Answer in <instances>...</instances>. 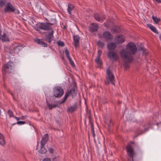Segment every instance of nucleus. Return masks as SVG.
Segmentation results:
<instances>
[{
  "label": "nucleus",
  "mask_w": 161,
  "mask_h": 161,
  "mask_svg": "<svg viewBox=\"0 0 161 161\" xmlns=\"http://www.w3.org/2000/svg\"><path fill=\"white\" fill-rule=\"evenodd\" d=\"M126 49L121 50L119 52L120 54H125L127 56L133 57V55L135 54L137 50L136 45L131 42H129L126 45Z\"/></svg>",
  "instance_id": "1"
},
{
  "label": "nucleus",
  "mask_w": 161,
  "mask_h": 161,
  "mask_svg": "<svg viewBox=\"0 0 161 161\" xmlns=\"http://www.w3.org/2000/svg\"><path fill=\"white\" fill-rule=\"evenodd\" d=\"M107 76L105 80V84L106 85H108L110 83L115 85L114 76L112 72L109 68L106 71Z\"/></svg>",
  "instance_id": "2"
},
{
  "label": "nucleus",
  "mask_w": 161,
  "mask_h": 161,
  "mask_svg": "<svg viewBox=\"0 0 161 161\" xmlns=\"http://www.w3.org/2000/svg\"><path fill=\"white\" fill-rule=\"evenodd\" d=\"M127 150V153L128 156L127 158L128 161H134L133 157L135 154V151L132 146L130 144H128L126 147Z\"/></svg>",
  "instance_id": "3"
},
{
  "label": "nucleus",
  "mask_w": 161,
  "mask_h": 161,
  "mask_svg": "<svg viewBox=\"0 0 161 161\" xmlns=\"http://www.w3.org/2000/svg\"><path fill=\"white\" fill-rule=\"evenodd\" d=\"M5 13H14L15 14H18L19 13V10L10 3H8L6 5L4 8Z\"/></svg>",
  "instance_id": "4"
},
{
  "label": "nucleus",
  "mask_w": 161,
  "mask_h": 161,
  "mask_svg": "<svg viewBox=\"0 0 161 161\" xmlns=\"http://www.w3.org/2000/svg\"><path fill=\"white\" fill-rule=\"evenodd\" d=\"M53 29L51 27L48 25L47 22L46 23H39L37 25V26L35 30L36 31H40L39 29L48 31L51 30Z\"/></svg>",
  "instance_id": "5"
},
{
  "label": "nucleus",
  "mask_w": 161,
  "mask_h": 161,
  "mask_svg": "<svg viewBox=\"0 0 161 161\" xmlns=\"http://www.w3.org/2000/svg\"><path fill=\"white\" fill-rule=\"evenodd\" d=\"M121 57L124 60L123 66L125 68H128L130 67L129 63H131L134 60L133 57L131 56H127L125 55H120Z\"/></svg>",
  "instance_id": "6"
},
{
  "label": "nucleus",
  "mask_w": 161,
  "mask_h": 161,
  "mask_svg": "<svg viewBox=\"0 0 161 161\" xmlns=\"http://www.w3.org/2000/svg\"><path fill=\"white\" fill-rule=\"evenodd\" d=\"M53 92L54 97H60L63 95L64 91L61 87L58 86L54 88Z\"/></svg>",
  "instance_id": "7"
},
{
  "label": "nucleus",
  "mask_w": 161,
  "mask_h": 161,
  "mask_svg": "<svg viewBox=\"0 0 161 161\" xmlns=\"http://www.w3.org/2000/svg\"><path fill=\"white\" fill-rule=\"evenodd\" d=\"M14 66L13 62L9 61L3 65L2 70L5 73H9L11 72V70H12Z\"/></svg>",
  "instance_id": "8"
},
{
  "label": "nucleus",
  "mask_w": 161,
  "mask_h": 161,
  "mask_svg": "<svg viewBox=\"0 0 161 161\" xmlns=\"http://www.w3.org/2000/svg\"><path fill=\"white\" fill-rule=\"evenodd\" d=\"M107 55L110 60L114 61H117L119 59V56L115 51H109L108 52Z\"/></svg>",
  "instance_id": "9"
},
{
  "label": "nucleus",
  "mask_w": 161,
  "mask_h": 161,
  "mask_svg": "<svg viewBox=\"0 0 161 161\" xmlns=\"http://www.w3.org/2000/svg\"><path fill=\"white\" fill-rule=\"evenodd\" d=\"M147 125L145 124H143L141 125H140V127L136 129V132L137 133L138 135L142 134L143 133L147 131L149 128L146 127Z\"/></svg>",
  "instance_id": "10"
},
{
  "label": "nucleus",
  "mask_w": 161,
  "mask_h": 161,
  "mask_svg": "<svg viewBox=\"0 0 161 161\" xmlns=\"http://www.w3.org/2000/svg\"><path fill=\"white\" fill-rule=\"evenodd\" d=\"M94 18L97 21L102 22L105 19V16L98 13H95L94 14Z\"/></svg>",
  "instance_id": "11"
},
{
  "label": "nucleus",
  "mask_w": 161,
  "mask_h": 161,
  "mask_svg": "<svg viewBox=\"0 0 161 161\" xmlns=\"http://www.w3.org/2000/svg\"><path fill=\"white\" fill-rule=\"evenodd\" d=\"M103 36L105 41L107 42H108L113 39L112 36L108 31H106L104 32L103 33Z\"/></svg>",
  "instance_id": "12"
},
{
  "label": "nucleus",
  "mask_w": 161,
  "mask_h": 161,
  "mask_svg": "<svg viewBox=\"0 0 161 161\" xmlns=\"http://www.w3.org/2000/svg\"><path fill=\"white\" fill-rule=\"evenodd\" d=\"M80 37L78 35H74L73 36V40L74 45L75 48H77L79 44V40Z\"/></svg>",
  "instance_id": "13"
},
{
  "label": "nucleus",
  "mask_w": 161,
  "mask_h": 161,
  "mask_svg": "<svg viewBox=\"0 0 161 161\" xmlns=\"http://www.w3.org/2000/svg\"><path fill=\"white\" fill-rule=\"evenodd\" d=\"M54 33V31L53 29H52L51 32H49L48 34L45 36L46 41L49 43H50L51 42L52 39L53 37Z\"/></svg>",
  "instance_id": "14"
},
{
  "label": "nucleus",
  "mask_w": 161,
  "mask_h": 161,
  "mask_svg": "<svg viewBox=\"0 0 161 161\" xmlns=\"http://www.w3.org/2000/svg\"><path fill=\"white\" fill-rule=\"evenodd\" d=\"M78 107V103H74L72 106L69 107L67 110V113H72L77 110Z\"/></svg>",
  "instance_id": "15"
},
{
  "label": "nucleus",
  "mask_w": 161,
  "mask_h": 161,
  "mask_svg": "<svg viewBox=\"0 0 161 161\" xmlns=\"http://www.w3.org/2000/svg\"><path fill=\"white\" fill-rule=\"evenodd\" d=\"M98 25L94 23L91 24L90 26H89L90 31L92 32L97 31L98 29Z\"/></svg>",
  "instance_id": "16"
},
{
  "label": "nucleus",
  "mask_w": 161,
  "mask_h": 161,
  "mask_svg": "<svg viewBox=\"0 0 161 161\" xmlns=\"http://www.w3.org/2000/svg\"><path fill=\"white\" fill-rule=\"evenodd\" d=\"M107 47L109 51H113L116 47L117 45L114 42H110L107 44Z\"/></svg>",
  "instance_id": "17"
},
{
  "label": "nucleus",
  "mask_w": 161,
  "mask_h": 161,
  "mask_svg": "<svg viewBox=\"0 0 161 161\" xmlns=\"http://www.w3.org/2000/svg\"><path fill=\"white\" fill-rule=\"evenodd\" d=\"M34 42L35 43L40 45L43 47H47V44L44 42L42 41L41 39L37 38L36 39H34Z\"/></svg>",
  "instance_id": "18"
},
{
  "label": "nucleus",
  "mask_w": 161,
  "mask_h": 161,
  "mask_svg": "<svg viewBox=\"0 0 161 161\" xmlns=\"http://www.w3.org/2000/svg\"><path fill=\"white\" fill-rule=\"evenodd\" d=\"M48 139V135L47 134H45L42 138L40 144L42 145H45L47 142Z\"/></svg>",
  "instance_id": "19"
},
{
  "label": "nucleus",
  "mask_w": 161,
  "mask_h": 161,
  "mask_svg": "<svg viewBox=\"0 0 161 161\" xmlns=\"http://www.w3.org/2000/svg\"><path fill=\"white\" fill-rule=\"evenodd\" d=\"M68 92H70V95H71L72 98L75 97L77 93V91L75 89V87L74 86Z\"/></svg>",
  "instance_id": "20"
},
{
  "label": "nucleus",
  "mask_w": 161,
  "mask_h": 161,
  "mask_svg": "<svg viewBox=\"0 0 161 161\" xmlns=\"http://www.w3.org/2000/svg\"><path fill=\"white\" fill-rule=\"evenodd\" d=\"M22 48V46L21 44H19L15 46L13 48L14 52L15 53H17Z\"/></svg>",
  "instance_id": "21"
},
{
  "label": "nucleus",
  "mask_w": 161,
  "mask_h": 161,
  "mask_svg": "<svg viewBox=\"0 0 161 161\" xmlns=\"http://www.w3.org/2000/svg\"><path fill=\"white\" fill-rule=\"evenodd\" d=\"M125 41V37L123 36H118L116 42L118 44H121L123 43Z\"/></svg>",
  "instance_id": "22"
},
{
  "label": "nucleus",
  "mask_w": 161,
  "mask_h": 161,
  "mask_svg": "<svg viewBox=\"0 0 161 161\" xmlns=\"http://www.w3.org/2000/svg\"><path fill=\"white\" fill-rule=\"evenodd\" d=\"M120 31V27L117 25H115L111 29V31L113 33H117Z\"/></svg>",
  "instance_id": "23"
},
{
  "label": "nucleus",
  "mask_w": 161,
  "mask_h": 161,
  "mask_svg": "<svg viewBox=\"0 0 161 161\" xmlns=\"http://www.w3.org/2000/svg\"><path fill=\"white\" fill-rule=\"evenodd\" d=\"M147 27L149 28L153 31L156 34H158V32L156 28L151 24H148L147 25Z\"/></svg>",
  "instance_id": "24"
},
{
  "label": "nucleus",
  "mask_w": 161,
  "mask_h": 161,
  "mask_svg": "<svg viewBox=\"0 0 161 161\" xmlns=\"http://www.w3.org/2000/svg\"><path fill=\"white\" fill-rule=\"evenodd\" d=\"M0 39L3 42L9 41V38L7 36L6 34L4 33L3 35L0 37Z\"/></svg>",
  "instance_id": "25"
},
{
  "label": "nucleus",
  "mask_w": 161,
  "mask_h": 161,
  "mask_svg": "<svg viewBox=\"0 0 161 161\" xmlns=\"http://www.w3.org/2000/svg\"><path fill=\"white\" fill-rule=\"evenodd\" d=\"M5 144V142L3 135L0 133V144L3 146Z\"/></svg>",
  "instance_id": "26"
},
{
  "label": "nucleus",
  "mask_w": 161,
  "mask_h": 161,
  "mask_svg": "<svg viewBox=\"0 0 161 161\" xmlns=\"http://www.w3.org/2000/svg\"><path fill=\"white\" fill-rule=\"evenodd\" d=\"M45 145L41 144L40 149L39 151V153H45L47 152V150L45 147Z\"/></svg>",
  "instance_id": "27"
},
{
  "label": "nucleus",
  "mask_w": 161,
  "mask_h": 161,
  "mask_svg": "<svg viewBox=\"0 0 161 161\" xmlns=\"http://www.w3.org/2000/svg\"><path fill=\"white\" fill-rule=\"evenodd\" d=\"M70 92H67L65 93L64 97L62 99V101L61 102V103H64L67 98L69 96H70Z\"/></svg>",
  "instance_id": "28"
},
{
  "label": "nucleus",
  "mask_w": 161,
  "mask_h": 161,
  "mask_svg": "<svg viewBox=\"0 0 161 161\" xmlns=\"http://www.w3.org/2000/svg\"><path fill=\"white\" fill-rule=\"evenodd\" d=\"M74 8V6L72 4L69 3L68 4L67 11L69 14H71V11Z\"/></svg>",
  "instance_id": "29"
},
{
  "label": "nucleus",
  "mask_w": 161,
  "mask_h": 161,
  "mask_svg": "<svg viewBox=\"0 0 161 161\" xmlns=\"http://www.w3.org/2000/svg\"><path fill=\"white\" fill-rule=\"evenodd\" d=\"M46 103L47 105L49 108V110H50L52 109L53 108H56L58 106L57 104H54L53 105L52 104H50L49 103H48L47 101Z\"/></svg>",
  "instance_id": "30"
},
{
  "label": "nucleus",
  "mask_w": 161,
  "mask_h": 161,
  "mask_svg": "<svg viewBox=\"0 0 161 161\" xmlns=\"http://www.w3.org/2000/svg\"><path fill=\"white\" fill-rule=\"evenodd\" d=\"M152 19L155 24L158 23L161 21L160 19L158 18L157 17L154 16L153 15L152 16Z\"/></svg>",
  "instance_id": "31"
},
{
  "label": "nucleus",
  "mask_w": 161,
  "mask_h": 161,
  "mask_svg": "<svg viewBox=\"0 0 161 161\" xmlns=\"http://www.w3.org/2000/svg\"><path fill=\"white\" fill-rule=\"evenodd\" d=\"M97 44L98 47L102 48H103L105 45L104 43L100 41H98L97 42Z\"/></svg>",
  "instance_id": "32"
},
{
  "label": "nucleus",
  "mask_w": 161,
  "mask_h": 161,
  "mask_svg": "<svg viewBox=\"0 0 161 161\" xmlns=\"http://www.w3.org/2000/svg\"><path fill=\"white\" fill-rule=\"evenodd\" d=\"M95 62L100 65L102 64V62L101 60V57H97V58L95 60Z\"/></svg>",
  "instance_id": "33"
},
{
  "label": "nucleus",
  "mask_w": 161,
  "mask_h": 161,
  "mask_svg": "<svg viewBox=\"0 0 161 161\" xmlns=\"http://www.w3.org/2000/svg\"><path fill=\"white\" fill-rule=\"evenodd\" d=\"M89 124L91 125V130L94 129V125L93 123V121L92 120L91 117H89Z\"/></svg>",
  "instance_id": "34"
},
{
  "label": "nucleus",
  "mask_w": 161,
  "mask_h": 161,
  "mask_svg": "<svg viewBox=\"0 0 161 161\" xmlns=\"http://www.w3.org/2000/svg\"><path fill=\"white\" fill-rule=\"evenodd\" d=\"M109 124L108 125V130L109 131L110 130L112 127L113 126V124L112 123V120L110 119L109 120Z\"/></svg>",
  "instance_id": "35"
},
{
  "label": "nucleus",
  "mask_w": 161,
  "mask_h": 161,
  "mask_svg": "<svg viewBox=\"0 0 161 161\" xmlns=\"http://www.w3.org/2000/svg\"><path fill=\"white\" fill-rule=\"evenodd\" d=\"M6 2V0H0V8L5 5Z\"/></svg>",
  "instance_id": "36"
},
{
  "label": "nucleus",
  "mask_w": 161,
  "mask_h": 161,
  "mask_svg": "<svg viewBox=\"0 0 161 161\" xmlns=\"http://www.w3.org/2000/svg\"><path fill=\"white\" fill-rule=\"evenodd\" d=\"M6 52L7 53V54H13L14 52L13 48H9L8 49V50L6 51Z\"/></svg>",
  "instance_id": "37"
},
{
  "label": "nucleus",
  "mask_w": 161,
  "mask_h": 161,
  "mask_svg": "<svg viewBox=\"0 0 161 161\" xmlns=\"http://www.w3.org/2000/svg\"><path fill=\"white\" fill-rule=\"evenodd\" d=\"M8 114L9 115L10 117H14V116L13 111L10 110H8Z\"/></svg>",
  "instance_id": "38"
},
{
  "label": "nucleus",
  "mask_w": 161,
  "mask_h": 161,
  "mask_svg": "<svg viewBox=\"0 0 161 161\" xmlns=\"http://www.w3.org/2000/svg\"><path fill=\"white\" fill-rule=\"evenodd\" d=\"M58 45L60 47H64V42L59 41L57 42Z\"/></svg>",
  "instance_id": "39"
},
{
  "label": "nucleus",
  "mask_w": 161,
  "mask_h": 161,
  "mask_svg": "<svg viewBox=\"0 0 161 161\" xmlns=\"http://www.w3.org/2000/svg\"><path fill=\"white\" fill-rule=\"evenodd\" d=\"M65 55H66V57H67V58H70V57L69 56V50H68V49L67 48L65 49Z\"/></svg>",
  "instance_id": "40"
},
{
  "label": "nucleus",
  "mask_w": 161,
  "mask_h": 161,
  "mask_svg": "<svg viewBox=\"0 0 161 161\" xmlns=\"http://www.w3.org/2000/svg\"><path fill=\"white\" fill-rule=\"evenodd\" d=\"M68 59L69 61V63H70V65H71V66L72 67H74L75 66V64H74V62L72 60V59L70 57V58H68Z\"/></svg>",
  "instance_id": "41"
},
{
  "label": "nucleus",
  "mask_w": 161,
  "mask_h": 161,
  "mask_svg": "<svg viewBox=\"0 0 161 161\" xmlns=\"http://www.w3.org/2000/svg\"><path fill=\"white\" fill-rule=\"evenodd\" d=\"M26 123L25 122L23 121H18L16 123H14L13 124V125H15L16 124H17L19 125H22Z\"/></svg>",
  "instance_id": "42"
},
{
  "label": "nucleus",
  "mask_w": 161,
  "mask_h": 161,
  "mask_svg": "<svg viewBox=\"0 0 161 161\" xmlns=\"http://www.w3.org/2000/svg\"><path fill=\"white\" fill-rule=\"evenodd\" d=\"M97 53H98V55L97 57H101V56L102 53V51L101 50H99L97 52Z\"/></svg>",
  "instance_id": "43"
},
{
  "label": "nucleus",
  "mask_w": 161,
  "mask_h": 161,
  "mask_svg": "<svg viewBox=\"0 0 161 161\" xmlns=\"http://www.w3.org/2000/svg\"><path fill=\"white\" fill-rule=\"evenodd\" d=\"M48 151L50 153H53V149L52 148H49Z\"/></svg>",
  "instance_id": "44"
},
{
  "label": "nucleus",
  "mask_w": 161,
  "mask_h": 161,
  "mask_svg": "<svg viewBox=\"0 0 161 161\" xmlns=\"http://www.w3.org/2000/svg\"><path fill=\"white\" fill-rule=\"evenodd\" d=\"M93 137L94 138L95 136V134L94 131V129L91 130Z\"/></svg>",
  "instance_id": "45"
},
{
  "label": "nucleus",
  "mask_w": 161,
  "mask_h": 161,
  "mask_svg": "<svg viewBox=\"0 0 161 161\" xmlns=\"http://www.w3.org/2000/svg\"><path fill=\"white\" fill-rule=\"evenodd\" d=\"M141 50H142L143 52H145V53H147V50L146 49L144 48H143L141 47L140 48Z\"/></svg>",
  "instance_id": "46"
},
{
  "label": "nucleus",
  "mask_w": 161,
  "mask_h": 161,
  "mask_svg": "<svg viewBox=\"0 0 161 161\" xmlns=\"http://www.w3.org/2000/svg\"><path fill=\"white\" fill-rule=\"evenodd\" d=\"M42 161H51V160L49 158H46L44 159Z\"/></svg>",
  "instance_id": "47"
},
{
  "label": "nucleus",
  "mask_w": 161,
  "mask_h": 161,
  "mask_svg": "<svg viewBox=\"0 0 161 161\" xmlns=\"http://www.w3.org/2000/svg\"><path fill=\"white\" fill-rule=\"evenodd\" d=\"M26 118V116H22L20 117V119L23 120L24 119Z\"/></svg>",
  "instance_id": "48"
},
{
  "label": "nucleus",
  "mask_w": 161,
  "mask_h": 161,
  "mask_svg": "<svg viewBox=\"0 0 161 161\" xmlns=\"http://www.w3.org/2000/svg\"><path fill=\"white\" fill-rule=\"evenodd\" d=\"M15 119H16L17 121H19L20 119V117H18L15 116H14V117Z\"/></svg>",
  "instance_id": "49"
},
{
  "label": "nucleus",
  "mask_w": 161,
  "mask_h": 161,
  "mask_svg": "<svg viewBox=\"0 0 161 161\" xmlns=\"http://www.w3.org/2000/svg\"><path fill=\"white\" fill-rule=\"evenodd\" d=\"M8 92H9L11 95L13 97V98L14 99V95L13 94V93L12 92H10V90H8Z\"/></svg>",
  "instance_id": "50"
},
{
  "label": "nucleus",
  "mask_w": 161,
  "mask_h": 161,
  "mask_svg": "<svg viewBox=\"0 0 161 161\" xmlns=\"http://www.w3.org/2000/svg\"><path fill=\"white\" fill-rule=\"evenodd\" d=\"M155 0L158 3H161V0Z\"/></svg>",
  "instance_id": "51"
},
{
  "label": "nucleus",
  "mask_w": 161,
  "mask_h": 161,
  "mask_svg": "<svg viewBox=\"0 0 161 161\" xmlns=\"http://www.w3.org/2000/svg\"><path fill=\"white\" fill-rule=\"evenodd\" d=\"M47 23L48 24V25H49V26H50V25H53V23H49V22H47Z\"/></svg>",
  "instance_id": "52"
},
{
  "label": "nucleus",
  "mask_w": 161,
  "mask_h": 161,
  "mask_svg": "<svg viewBox=\"0 0 161 161\" xmlns=\"http://www.w3.org/2000/svg\"><path fill=\"white\" fill-rule=\"evenodd\" d=\"M63 29H64V30H66V29H67L66 26L65 25V26H64V27H63Z\"/></svg>",
  "instance_id": "53"
},
{
  "label": "nucleus",
  "mask_w": 161,
  "mask_h": 161,
  "mask_svg": "<svg viewBox=\"0 0 161 161\" xmlns=\"http://www.w3.org/2000/svg\"><path fill=\"white\" fill-rule=\"evenodd\" d=\"M159 38L160 41H161V33L160 35L159 36Z\"/></svg>",
  "instance_id": "54"
},
{
  "label": "nucleus",
  "mask_w": 161,
  "mask_h": 161,
  "mask_svg": "<svg viewBox=\"0 0 161 161\" xmlns=\"http://www.w3.org/2000/svg\"><path fill=\"white\" fill-rule=\"evenodd\" d=\"M151 123L150 122H149L148 123V124H147V125L148 126L150 125L151 124Z\"/></svg>",
  "instance_id": "55"
},
{
  "label": "nucleus",
  "mask_w": 161,
  "mask_h": 161,
  "mask_svg": "<svg viewBox=\"0 0 161 161\" xmlns=\"http://www.w3.org/2000/svg\"><path fill=\"white\" fill-rule=\"evenodd\" d=\"M38 144H37V147H36V150L38 149Z\"/></svg>",
  "instance_id": "56"
},
{
  "label": "nucleus",
  "mask_w": 161,
  "mask_h": 161,
  "mask_svg": "<svg viewBox=\"0 0 161 161\" xmlns=\"http://www.w3.org/2000/svg\"><path fill=\"white\" fill-rule=\"evenodd\" d=\"M134 143V142H131V143L132 144H133Z\"/></svg>",
  "instance_id": "57"
},
{
  "label": "nucleus",
  "mask_w": 161,
  "mask_h": 161,
  "mask_svg": "<svg viewBox=\"0 0 161 161\" xmlns=\"http://www.w3.org/2000/svg\"><path fill=\"white\" fill-rule=\"evenodd\" d=\"M1 31L0 30V36H1Z\"/></svg>",
  "instance_id": "58"
},
{
  "label": "nucleus",
  "mask_w": 161,
  "mask_h": 161,
  "mask_svg": "<svg viewBox=\"0 0 161 161\" xmlns=\"http://www.w3.org/2000/svg\"><path fill=\"white\" fill-rule=\"evenodd\" d=\"M159 124V123H157V125H158Z\"/></svg>",
  "instance_id": "59"
},
{
  "label": "nucleus",
  "mask_w": 161,
  "mask_h": 161,
  "mask_svg": "<svg viewBox=\"0 0 161 161\" xmlns=\"http://www.w3.org/2000/svg\"><path fill=\"white\" fill-rule=\"evenodd\" d=\"M105 26L107 27H108V26L106 25H105Z\"/></svg>",
  "instance_id": "60"
}]
</instances>
